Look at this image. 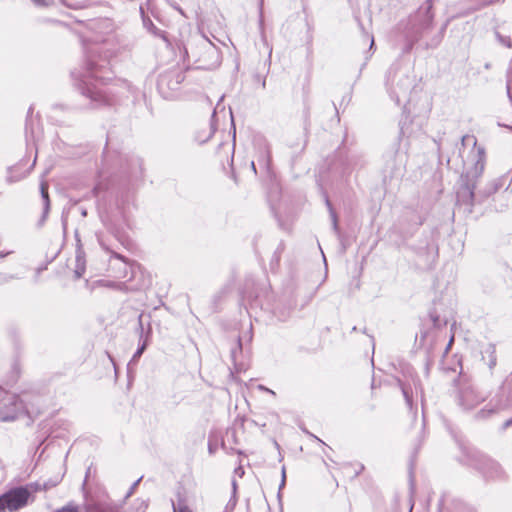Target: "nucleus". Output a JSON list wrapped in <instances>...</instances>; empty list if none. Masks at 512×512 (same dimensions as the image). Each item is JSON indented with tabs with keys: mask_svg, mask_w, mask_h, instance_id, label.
<instances>
[{
	"mask_svg": "<svg viewBox=\"0 0 512 512\" xmlns=\"http://www.w3.org/2000/svg\"><path fill=\"white\" fill-rule=\"evenodd\" d=\"M30 497L27 487L19 486L9 489L0 495V512L17 511L26 506Z\"/></svg>",
	"mask_w": 512,
	"mask_h": 512,
	"instance_id": "f257e3e1",
	"label": "nucleus"
},
{
	"mask_svg": "<svg viewBox=\"0 0 512 512\" xmlns=\"http://www.w3.org/2000/svg\"><path fill=\"white\" fill-rule=\"evenodd\" d=\"M174 512H192V510L184 504H179L177 507H174Z\"/></svg>",
	"mask_w": 512,
	"mask_h": 512,
	"instance_id": "6e6552de",
	"label": "nucleus"
},
{
	"mask_svg": "<svg viewBox=\"0 0 512 512\" xmlns=\"http://www.w3.org/2000/svg\"><path fill=\"white\" fill-rule=\"evenodd\" d=\"M72 76H73L75 79H78V78L80 77V76H79V75H77L75 72H74V73H72Z\"/></svg>",
	"mask_w": 512,
	"mask_h": 512,
	"instance_id": "2eb2a0df",
	"label": "nucleus"
},
{
	"mask_svg": "<svg viewBox=\"0 0 512 512\" xmlns=\"http://www.w3.org/2000/svg\"><path fill=\"white\" fill-rule=\"evenodd\" d=\"M235 506H236V499L231 498L229 500V502L227 503V505L225 506L224 512H232L234 510Z\"/></svg>",
	"mask_w": 512,
	"mask_h": 512,
	"instance_id": "423d86ee",
	"label": "nucleus"
},
{
	"mask_svg": "<svg viewBox=\"0 0 512 512\" xmlns=\"http://www.w3.org/2000/svg\"><path fill=\"white\" fill-rule=\"evenodd\" d=\"M10 254V252H6L5 254H3L2 252H0V258H3L5 257L6 255Z\"/></svg>",
	"mask_w": 512,
	"mask_h": 512,
	"instance_id": "4468645a",
	"label": "nucleus"
},
{
	"mask_svg": "<svg viewBox=\"0 0 512 512\" xmlns=\"http://www.w3.org/2000/svg\"><path fill=\"white\" fill-rule=\"evenodd\" d=\"M251 166L255 170L254 162H251Z\"/></svg>",
	"mask_w": 512,
	"mask_h": 512,
	"instance_id": "6ab92c4d",
	"label": "nucleus"
},
{
	"mask_svg": "<svg viewBox=\"0 0 512 512\" xmlns=\"http://www.w3.org/2000/svg\"><path fill=\"white\" fill-rule=\"evenodd\" d=\"M259 389H260V390H263V391H266V392H269V393H271V394H274V392H273L272 390H270V389H268V388H266V387H264V386H262V385H260V386H259Z\"/></svg>",
	"mask_w": 512,
	"mask_h": 512,
	"instance_id": "9b49d317",
	"label": "nucleus"
},
{
	"mask_svg": "<svg viewBox=\"0 0 512 512\" xmlns=\"http://www.w3.org/2000/svg\"><path fill=\"white\" fill-rule=\"evenodd\" d=\"M32 115V106H30L27 110V119H26V135H28L29 128H30V117Z\"/></svg>",
	"mask_w": 512,
	"mask_h": 512,
	"instance_id": "0eeeda50",
	"label": "nucleus"
},
{
	"mask_svg": "<svg viewBox=\"0 0 512 512\" xmlns=\"http://www.w3.org/2000/svg\"><path fill=\"white\" fill-rule=\"evenodd\" d=\"M144 349H145V344L142 345L140 348H138V350L136 351V353L134 355V358L139 357L143 353Z\"/></svg>",
	"mask_w": 512,
	"mask_h": 512,
	"instance_id": "9d476101",
	"label": "nucleus"
},
{
	"mask_svg": "<svg viewBox=\"0 0 512 512\" xmlns=\"http://www.w3.org/2000/svg\"><path fill=\"white\" fill-rule=\"evenodd\" d=\"M235 487H236V482L233 481V488L235 489Z\"/></svg>",
	"mask_w": 512,
	"mask_h": 512,
	"instance_id": "aec40b11",
	"label": "nucleus"
},
{
	"mask_svg": "<svg viewBox=\"0 0 512 512\" xmlns=\"http://www.w3.org/2000/svg\"><path fill=\"white\" fill-rule=\"evenodd\" d=\"M56 512H80V509L78 506L69 504L57 510Z\"/></svg>",
	"mask_w": 512,
	"mask_h": 512,
	"instance_id": "39448f33",
	"label": "nucleus"
},
{
	"mask_svg": "<svg viewBox=\"0 0 512 512\" xmlns=\"http://www.w3.org/2000/svg\"><path fill=\"white\" fill-rule=\"evenodd\" d=\"M14 276L6 273H0V284L7 282L10 279H13Z\"/></svg>",
	"mask_w": 512,
	"mask_h": 512,
	"instance_id": "1a4fd4ad",
	"label": "nucleus"
},
{
	"mask_svg": "<svg viewBox=\"0 0 512 512\" xmlns=\"http://www.w3.org/2000/svg\"><path fill=\"white\" fill-rule=\"evenodd\" d=\"M80 82H84L87 85V87H89L86 80L80 79Z\"/></svg>",
	"mask_w": 512,
	"mask_h": 512,
	"instance_id": "f3484780",
	"label": "nucleus"
},
{
	"mask_svg": "<svg viewBox=\"0 0 512 512\" xmlns=\"http://www.w3.org/2000/svg\"><path fill=\"white\" fill-rule=\"evenodd\" d=\"M40 202H41V206H42V210H43L41 222H43L48 214L49 207H50V201H49L47 187L43 183L40 186Z\"/></svg>",
	"mask_w": 512,
	"mask_h": 512,
	"instance_id": "7ed1b4c3",
	"label": "nucleus"
},
{
	"mask_svg": "<svg viewBox=\"0 0 512 512\" xmlns=\"http://www.w3.org/2000/svg\"><path fill=\"white\" fill-rule=\"evenodd\" d=\"M285 484V468L282 469V483L281 486Z\"/></svg>",
	"mask_w": 512,
	"mask_h": 512,
	"instance_id": "ddd939ff",
	"label": "nucleus"
},
{
	"mask_svg": "<svg viewBox=\"0 0 512 512\" xmlns=\"http://www.w3.org/2000/svg\"><path fill=\"white\" fill-rule=\"evenodd\" d=\"M34 3H41L40 0H34Z\"/></svg>",
	"mask_w": 512,
	"mask_h": 512,
	"instance_id": "412c9836",
	"label": "nucleus"
},
{
	"mask_svg": "<svg viewBox=\"0 0 512 512\" xmlns=\"http://www.w3.org/2000/svg\"><path fill=\"white\" fill-rule=\"evenodd\" d=\"M13 418H8V417H3L2 420L4 421H8V420H12Z\"/></svg>",
	"mask_w": 512,
	"mask_h": 512,
	"instance_id": "dca6fc26",
	"label": "nucleus"
},
{
	"mask_svg": "<svg viewBox=\"0 0 512 512\" xmlns=\"http://www.w3.org/2000/svg\"><path fill=\"white\" fill-rule=\"evenodd\" d=\"M235 473H237L239 476H242L244 471L241 467H239V468L235 469Z\"/></svg>",
	"mask_w": 512,
	"mask_h": 512,
	"instance_id": "f8f14e48",
	"label": "nucleus"
},
{
	"mask_svg": "<svg viewBox=\"0 0 512 512\" xmlns=\"http://www.w3.org/2000/svg\"><path fill=\"white\" fill-rule=\"evenodd\" d=\"M83 94L89 97L92 101H94L96 104H102V103H108V99L106 95L96 88L92 87H86L83 88Z\"/></svg>",
	"mask_w": 512,
	"mask_h": 512,
	"instance_id": "f03ea898",
	"label": "nucleus"
},
{
	"mask_svg": "<svg viewBox=\"0 0 512 512\" xmlns=\"http://www.w3.org/2000/svg\"><path fill=\"white\" fill-rule=\"evenodd\" d=\"M85 271L84 262L82 261L80 256H77V267L75 270V276L76 278H80Z\"/></svg>",
	"mask_w": 512,
	"mask_h": 512,
	"instance_id": "20e7f679",
	"label": "nucleus"
},
{
	"mask_svg": "<svg viewBox=\"0 0 512 512\" xmlns=\"http://www.w3.org/2000/svg\"><path fill=\"white\" fill-rule=\"evenodd\" d=\"M333 221H334V227L336 228V226H337V223H336V220H335V218H333Z\"/></svg>",
	"mask_w": 512,
	"mask_h": 512,
	"instance_id": "a211bd4d",
	"label": "nucleus"
}]
</instances>
